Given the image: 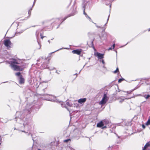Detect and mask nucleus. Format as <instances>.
<instances>
[{
	"label": "nucleus",
	"mask_w": 150,
	"mask_h": 150,
	"mask_svg": "<svg viewBox=\"0 0 150 150\" xmlns=\"http://www.w3.org/2000/svg\"><path fill=\"white\" fill-rule=\"evenodd\" d=\"M112 48L114 49L115 47V44H114L112 45Z\"/></svg>",
	"instance_id": "obj_35"
},
{
	"label": "nucleus",
	"mask_w": 150,
	"mask_h": 150,
	"mask_svg": "<svg viewBox=\"0 0 150 150\" xmlns=\"http://www.w3.org/2000/svg\"><path fill=\"white\" fill-rule=\"evenodd\" d=\"M24 79L22 77V76L21 75L20 78L19 79V83L20 84H22L24 83Z\"/></svg>",
	"instance_id": "obj_13"
},
{
	"label": "nucleus",
	"mask_w": 150,
	"mask_h": 150,
	"mask_svg": "<svg viewBox=\"0 0 150 150\" xmlns=\"http://www.w3.org/2000/svg\"><path fill=\"white\" fill-rule=\"evenodd\" d=\"M8 63L10 64V66L13 69L14 71H22L23 69V68L21 67L16 64H19L18 61L16 59H13L12 61L8 62Z\"/></svg>",
	"instance_id": "obj_2"
},
{
	"label": "nucleus",
	"mask_w": 150,
	"mask_h": 150,
	"mask_svg": "<svg viewBox=\"0 0 150 150\" xmlns=\"http://www.w3.org/2000/svg\"><path fill=\"white\" fill-rule=\"evenodd\" d=\"M66 104L67 105L70 107L72 106V104L70 103L69 102L67 101H66Z\"/></svg>",
	"instance_id": "obj_18"
},
{
	"label": "nucleus",
	"mask_w": 150,
	"mask_h": 150,
	"mask_svg": "<svg viewBox=\"0 0 150 150\" xmlns=\"http://www.w3.org/2000/svg\"><path fill=\"white\" fill-rule=\"evenodd\" d=\"M64 49H67V48H64ZM63 49V48H60V49H59L58 50H56L54 52H57V51H59V50H61V49Z\"/></svg>",
	"instance_id": "obj_32"
},
{
	"label": "nucleus",
	"mask_w": 150,
	"mask_h": 150,
	"mask_svg": "<svg viewBox=\"0 0 150 150\" xmlns=\"http://www.w3.org/2000/svg\"><path fill=\"white\" fill-rule=\"evenodd\" d=\"M49 59H48V60H47L46 59H45V61L41 65L40 68L41 69H47L48 66L47 64L49 63Z\"/></svg>",
	"instance_id": "obj_4"
},
{
	"label": "nucleus",
	"mask_w": 150,
	"mask_h": 150,
	"mask_svg": "<svg viewBox=\"0 0 150 150\" xmlns=\"http://www.w3.org/2000/svg\"><path fill=\"white\" fill-rule=\"evenodd\" d=\"M108 20H109L108 19H107V21L106 23L103 26H102V25H101L100 26H97V25H96V26H97V27L98 28H103V31H104L105 30V27H104L103 26H105L106 25V24L107 23H108Z\"/></svg>",
	"instance_id": "obj_11"
},
{
	"label": "nucleus",
	"mask_w": 150,
	"mask_h": 150,
	"mask_svg": "<svg viewBox=\"0 0 150 150\" xmlns=\"http://www.w3.org/2000/svg\"><path fill=\"white\" fill-rule=\"evenodd\" d=\"M95 55L97 57L98 59H102L104 58V54H101L100 53L97 52L95 54Z\"/></svg>",
	"instance_id": "obj_6"
},
{
	"label": "nucleus",
	"mask_w": 150,
	"mask_h": 150,
	"mask_svg": "<svg viewBox=\"0 0 150 150\" xmlns=\"http://www.w3.org/2000/svg\"><path fill=\"white\" fill-rule=\"evenodd\" d=\"M146 125H150V118H149L147 121V122L146 123Z\"/></svg>",
	"instance_id": "obj_20"
},
{
	"label": "nucleus",
	"mask_w": 150,
	"mask_h": 150,
	"mask_svg": "<svg viewBox=\"0 0 150 150\" xmlns=\"http://www.w3.org/2000/svg\"><path fill=\"white\" fill-rule=\"evenodd\" d=\"M48 42H49V43H50V40H48Z\"/></svg>",
	"instance_id": "obj_46"
},
{
	"label": "nucleus",
	"mask_w": 150,
	"mask_h": 150,
	"mask_svg": "<svg viewBox=\"0 0 150 150\" xmlns=\"http://www.w3.org/2000/svg\"><path fill=\"white\" fill-rule=\"evenodd\" d=\"M22 132H25L24 131H21Z\"/></svg>",
	"instance_id": "obj_45"
},
{
	"label": "nucleus",
	"mask_w": 150,
	"mask_h": 150,
	"mask_svg": "<svg viewBox=\"0 0 150 150\" xmlns=\"http://www.w3.org/2000/svg\"><path fill=\"white\" fill-rule=\"evenodd\" d=\"M103 127H102V128H103V129L105 128H106V126H103Z\"/></svg>",
	"instance_id": "obj_38"
},
{
	"label": "nucleus",
	"mask_w": 150,
	"mask_h": 150,
	"mask_svg": "<svg viewBox=\"0 0 150 150\" xmlns=\"http://www.w3.org/2000/svg\"><path fill=\"white\" fill-rule=\"evenodd\" d=\"M120 140H117L115 142V144H113L110 146H109V147L111 148H112L116 146H117L116 144H120Z\"/></svg>",
	"instance_id": "obj_8"
},
{
	"label": "nucleus",
	"mask_w": 150,
	"mask_h": 150,
	"mask_svg": "<svg viewBox=\"0 0 150 150\" xmlns=\"http://www.w3.org/2000/svg\"><path fill=\"white\" fill-rule=\"evenodd\" d=\"M83 13H84V14H86V13H85V11H84V10Z\"/></svg>",
	"instance_id": "obj_41"
},
{
	"label": "nucleus",
	"mask_w": 150,
	"mask_h": 150,
	"mask_svg": "<svg viewBox=\"0 0 150 150\" xmlns=\"http://www.w3.org/2000/svg\"><path fill=\"white\" fill-rule=\"evenodd\" d=\"M142 127L143 128V129H144L145 128V126L144 125V124L142 125Z\"/></svg>",
	"instance_id": "obj_34"
},
{
	"label": "nucleus",
	"mask_w": 150,
	"mask_h": 150,
	"mask_svg": "<svg viewBox=\"0 0 150 150\" xmlns=\"http://www.w3.org/2000/svg\"><path fill=\"white\" fill-rule=\"evenodd\" d=\"M125 99H127L126 98H123V99H122V98L120 99L119 100V102L120 103H122L124 101V100Z\"/></svg>",
	"instance_id": "obj_17"
},
{
	"label": "nucleus",
	"mask_w": 150,
	"mask_h": 150,
	"mask_svg": "<svg viewBox=\"0 0 150 150\" xmlns=\"http://www.w3.org/2000/svg\"><path fill=\"white\" fill-rule=\"evenodd\" d=\"M23 30H21V31H20V32H18V31H17V32H16V34H15V35H17V34L18 33H19V34H20V33H22L23 32Z\"/></svg>",
	"instance_id": "obj_27"
},
{
	"label": "nucleus",
	"mask_w": 150,
	"mask_h": 150,
	"mask_svg": "<svg viewBox=\"0 0 150 150\" xmlns=\"http://www.w3.org/2000/svg\"><path fill=\"white\" fill-rule=\"evenodd\" d=\"M47 100H50L52 102H57V100L56 99V97H55L53 96L50 95V98L47 99Z\"/></svg>",
	"instance_id": "obj_7"
},
{
	"label": "nucleus",
	"mask_w": 150,
	"mask_h": 150,
	"mask_svg": "<svg viewBox=\"0 0 150 150\" xmlns=\"http://www.w3.org/2000/svg\"><path fill=\"white\" fill-rule=\"evenodd\" d=\"M47 69H49L50 70H52L54 69V68L53 67H47Z\"/></svg>",
	"instance_id": "obj_26"
},
{
	"label": "nucleus",
	"mask_w": 150,
	"mask_h": 150,
	"mask_svg": "<svg viewBox=\"0 0 150 150\" xmlns=\"http://www.w3.org/2000/svg\"><path fill=\"white\" fill-rule=\"evenodd\" d=\"M29 13V12H28V13Z\"/></svg>",
	"instance_id": "obj_54"
},
{
	"label": "nucleus",
	"mask_w": 150,
	"mask_h": 150,
	"mask_svg": "<svg viewBox=\"0 0 150 150\" xmlns=\"http://www.w3.org/2000/svg\"><path fill=\"white\" fill-rule=\"evenodd\" d=\"M102 62L103 64H105V62H104V60H103V59L102 60Z\"/></svg>",
	"instance_id": "obj_36"
},
{
	"label": "nucleus",
	"mask_w": 150,
	"mask_h": 150,
	"mask_svg": "<svg viewBox=\"0 0 150 150\" xmlns=\"http://www.w3.org/2000/svg\"><path fill=\"white\" fill-rule=\"evenodd\" d=\"M86 64H87V63H86V64H85V65H84V66H83V67H84V66H85V65H86Z\"/></svg>",
	"instance_id": "obj_48"
},
{
	"label": "nucleus",
	"mask_w": 150,
	"mask_h": 150,
	"mask_svg": "<svg viewBox=\"0 0 150 150\" xmlns=\"http://www.w3.org/2000/svg\"><path fill=\"white\" fill-rule=\"evenodd\" d=\"M124 80V79L123 78L120 79L118 80V82L119 83H120Z\"/></svg>",
	"instance_id": "obj_25"
},
{
	"label": "nucleus",
	"mask_w": 150,
	"mask_h": 150,
	"mask_svg": "<svg viewBox=\"0 0 150 150\" xmlns=\"http://www.w3.org/2000/svg\"><path fill=\"white\" fill-rule=\"evenodd\" d=\"M31 136L32 137V134H31Z\"/></svg>",
	"instance_id": "obj_52"
},
{
	"label": "nucleus",
	"mask_w": 150,
	"mask_h": 150,
	"mask_svg": "<svg viewBox=\"0 0 150 150\" xmlns=\"http://www.w3.org/2000/svg\"><path fill=\"white\" fill-rule=\"evenodd\" d=\"M15 74L16 76H21V73L20 72L16 73Z\"/></svg>",
	"instance_id": "obj_24"
},
{
	"label": "nucleus",
	"mask_w": 150,
	"mask_h": 150,
	"mask_svg": "<svg viewBox=\"0 0 150 150\" xmlns=\"http://www.w3.org/2000/svg\"><path fill=\"white\" fill-rule=\"evenodd\" d=\"M112 49V47H110L108 49V50H111Z\"/></svg>",
	"instance_id": "obj_37"
},
{
	"label": "nucleus",
	"mask_w": 150,
	"mask_h": 150,
	"mask_svg": "<svg viewBox=\"0 0 150 150\" xmlns=\"http://www.w3.org/2000/svg\"><path fill=\"white\" fill-rule=\"evenodd\" d=\"M43 33H40V35L41 36V39H43L44 38V37L42 36Z\"/></svg>",
	"instance_id": "obj_31"
},
{
	"label": "nucleus",
	"mask_w": 150,
	"mask_h": 150,
	"mask_svg": "<svg viewBox=\"0 0 150 150\" xmlns=\"http://www.w3.org/2000/svg\"><path fill=\"white\" fill-rule=\"evenodd\" d=\"M104 124L102 121H100L98 123L97 125V126L98 127H101L103 126Z\"/></svg>",
	"instance_id": "obj_12"
},
{
	"label": "nucleus",
	"mask_w": 150,
	"mask_h": 150,
	"mask_svg": "<svg viewBox=\"0 0 150 150\" xmlns=\"http://www.w3.org/2000/svg\"><path fill=\"white\" fill-rule=\"evenodd\" d=\"M4 44L8 49H9V48L11 47L10 45L11 44V42L9 40L7 39L5 40Z\"/></svg>",
	"instance_id": "obj_5"
},
{
	"label": "nucleus",
	"mask_w": 150,
	"mask_h": 150,
	"mask_svg": "<svg viewBox=\"0 0 150 150\" xmlns=\"http://www.w3.org/2000/svg\"><path fill=\"white\" fill-rule=\"evenodd\" d=\"M116 135L117 136V137L118 138H120V137H119V136H118L117 134H116Z\"/></svg>",
	"instance_id": "obj_40"
},
{
	"label": "nucleus",
	"mask_w": 150,
	"mask_h": 150,
	"mask_svg": "<svg viewBox=\"0 0 150 150\" xmlns=\"http://www.w3.org/2000/svg\"><path fill=\"white\" fill-rule=\"evenodd\" d=\"M141 96L144 97L146 99H148L150 97V95H145L144 96Z\"/></svg>",
	"instance_id": "obj_16"
},
{
	"label": "nucleus",
	"mask_w": 150,
	"mask_h": 150,
	"mask_svg": "<svg viewBox=\"0 0 150 150\" xmlns=\"http://www.w3.org/2000/svg\"><path fill=\"white\" fill-rule=\"evenodd\" d=\"M43 59V57H40L38 59H37V62H40L41 60L42 61Z\"/></svg>",
	"instance_id": "obj_21"
},
{
	"label": "nucleus",
	"mask_w": 150,
	"mask_h": 150,
	"mask_svg": "<svg viewBox=\"0 0 150 150\" xmlns=\"http://www.w3.org/2000/svg\"><path fill=\"white\" fill-rule=\"evenodd\" d=\"M72 52L73 54L79 55L81 53V51L79 50H75L72 51Z\"/></svg>",
	"instance_id": "obj_10"
},
{
	"label": "nucleus",
	"mask_w": 150,
	"mask_h": 150,
	"mask_svg": "<svg viewBox=\"0 0 150 150\" xmlns=\"http://www.w3.org/2000/svg\"><path fill=\"white\" fill-rule=\"evenodd\" d=\"M90 20H90V21H91L92 19H91Z\"/></svg>",
	"instance_id": "obj_50"
},
{
	"label": "nucleus",
	"mask_w": 150,
	"mask_h": 150,
	"mask_svg": "<svg viewBox=\"0 0 150 150\" xmlns=\"http://www.w3.org/2000/svg\"><path fill=\"white\" fill-rule=\"evenodd\" d=\"M60 71H58L57 70L56 71V73L57 74H60Z\"/></svg>",
	"instance_id": "obj_28"
},
{
	"label": "nucleus",
	"mask_w": 150,
	"mask_h": 150,
	"mask_svg": "<svg viewBox=\"0 0 150 150\" xmlns=\"http://www.w3.org/2000/svg\"><path fill=\"white\" fill-rule=\"evenodd\" d=\"M128 43V42L125 45H126Z\"/></svg>",
	"instance_id": "obj_49"
},
{
	"label": "nucleus",
	"mask_w": 150,
	"mask_h": 150,
	"mask_svg": "<svg viewBox=\"0 0 150 150\" xmlns=\"http://www.w3.org/2000/svg\"><path fill=\"white\" fill-rule=\"evenodd\" d=\"M37 33H38V32L36 31V35L37 36V35H38V33L37 34Z\"/></svg>",
	"instance_id": "obj_39"
},
{
	"label": "nucleus",
	"mask_w": 150,
	"mask_h": 150,
	"mask_svg": "<svg viewBox=\"0 0 150 150\" xmlns=\"http://www.w3.org/2000/svg\"><path fill=\"white\" fill-rule=\"evenodd\" d=\"M118 71H119V69L118 68H117L116 69V70L115 71H114V73H117Z\"/></svg>",
	"instance_id": "obj_29"
},
{
	"label": "nucleus",
	"mask_w": 150,
	"mask_h": 150,
	"mask_svg": "<svg viewBox=\"0 0 150 150\" xmlns=\"http://www.w3.org/2000/svg\"><path fill=\"white\" fill-rule=\"evenodd\" d=\"M91 42H92V44H93V41H92Z\"/></svg>",
	"instance_id": "obj_51"
},
{
	"label": "nucleus",
	"mask_w": 150,
	"mask_h": 150,
	"mask_svg": "<svg viewBox=\"0 0 150 150\" xmlns=\"http://www.w3.org/2000/svg\"><path fill=\"white\" fill-rule=\"evenodd\" d=\"M77 74L76 73V74H74V75H76V77H77Z\"/></svg>",
	"instance_id": "obj_42"
},
{
	"label": "nucleus",
	"mask_w": 150,
	"mask_h": 150,
	"mask_svg": "<svg viewBox=\"0 0 150 150\" xmlns=\"http://www.w3.org/2000/svg\"><path fill=\"white\" fill-rule=\"evenodd\" d=\"M86 98H83L80 99L78 100V102L80 104H82L84 103L86 100Z\"/></svg>",
	"instance_id": "obj_9"
},
{
	"label": "nucleus",
	"mask_w": 150,
	"mask_h": 150,
	"mask_svg": "<svg viewBox=\"0 0 150 150\" xmlns=\"http://www.w3.org/2000/svg\"><path fill=\"white\" fill-rule=\"evenodd\" d=\"M135 89V88H134V89L131 90L130 91H127V93L129 94H130L132 92L134 91Z\"/></svg>",
	"instance_id": "obj_22"
},
{
	"label": "nucleus",
	"mask_w": 150,
	"mask_h": 150,
	"mask_svg": "<svg viewBox=\"0 0 150 150\" xmlns=\"http://www.w3.org/2000/svg\"><path fill=\"white\" fill-rule=\"evenodd\" d=\"M70 141V139H67L64 140L63 141L64 142L67 143L69 141Z\"/></svg>",
	"instance_id": "obj_23"
},
{
	"label": "nucleus",
	"mask_w": 150,
	"mask_h": 150,
	"mask_svg": "<svg viewBox=\"0 0 150 150\" xmlns=\"http://www.w3.org/2000/svg\"><path fill=\"white\" fill-rule=\"evenodd\" d=\"M150 144L148 142L146 143V144L144 146L143 148V149L142 150H146V149L147 148L148 146H150Z\"/></svg>",
	"instance_id": "obj_14"
},
{
	"label": "nucleus",
	"mask_w": 150,
	"mask_h": 150,
	"mask_svg": "<svg viewBox=\"0 0 150 150\" xmlns=\"http://www.w3.org/2000/svg\"><path fill=\"white\" fill-rule=\"evenodd\" d=\"M32 108V106L31 105L28 104L26 105V108L24 110L20 112H17L16 114V117L15 119V121H16V117H17L21 119L24 122L23 123L24 127L26 125H27L29 119L28 118H27L26 117L25 118V117L30 113Z\"/></svg>",
	"instance_id": "obj_1"
},
{
	"label": "nucleus",
	"mask_w": 150,
	"mask_h": 150,
	"mask_svg": "<svg viewBox=\"0 0 150 150\" xmlns=\"http://www.w3.org/2000/svg\"><path fill=\"white\" fill-rule=\"evenodd\" d=\"M35 0L34 1V4H33V5H34V4H35Z\"/></svg>",
	"instance_id": "obj_43"
},
{
	"label": "nucleus",
	"mask_w": 150,
	"mask_h": 150,
	"mask_svg": "<svg viewBox=\"0 0 150 150\" xmlns=\"http://www.w3.org/2000/svg\"><path fill=\"white\" fill-rule=\"evenodd\" d=\"M53 39V38L51 40H52Z\"/></svg>",
	"instance_id": "obj_53"
},
{
	"label": "nucleus",
	"mask_w": 150,
	"mask_h": 150,
	"mask_svg": "<svg viewBox=\"0 0 150 150\" xmlns=\"http://www.w3.org/2000/svg\"><path fill=\"white\" fill-rule=\"evenodd\" d=\"M57 20H58V21L59 22V23H60L59 24V25L58 26V27H57V28H58L60 25L61 24V23H62L64 21V20H63V19H57Z\"/></svg>",
	"instance_id": "obj_15"
},
{
	"label": "nucleus",
	"mask_w": 150,
	"mask_h": 150,
	"mask_svg": "<svg viewBox=\"0 0 150 150\" xmlns=\"http://www.w3.org/2000/svg\"><path fill=\"white\" fill-rule=\"evenodd\" d=\"M148 31H150V28L149 29H148Z\"/></svg>",
	"instance_id": "obj_44"
},
{
	"label": "nucleus",
	"mask_w": 150,
	"mask_h": 150,
	"mask_svg": "<svg viewBox=\"0 0 150 150\" xmlns=\"http://www.w3.org/2000/svg\"><path fill=\"white\" fill-rule=\"evenodd\" d=\"M62 106V107H65L69 111L70 113H71V111L69 110L68 108H67L65 106L64 104H63V103L61 104Z\"/></svg>",
	"instance_id": "obj_19"
},
{
	"label": "nucleus",
	"mask_w": 150,
	"mask_h": 150,
	"mask_svg": "<svg viewBox=\"0 0 150 150\" xmlns=\"http://www.w3.org/2000/svg\"><path fill=\"white\" fill-rule=\"evenodd\" d=\"M37 41H38V45H39V46H40V47L38 49H40L41 48V44L40 43H39V42L38 40H37Z\"/></svg>",
	"instance_id": "obj_30"
},
{
	"label": "nucleus",
	"mask_w": 150,
	"mask_h": 150,
	"mask_svg": "<svg viewBox=\"0 0 150 150\" xmlns=\"http://www.w3.org/2000/svg\"><path fill=\"white\" fill-rule=\"evenodd\" d=\"M104 135L105 136H107L108 135V134L105 132L104 133Z\"/></svg>",
	"instance_id": "obj_33"
},
{
	"label": "nucleus",
	"mask_w": 150,
	"mask_h": 150,
	"mask_svg": "<svg viewBox=\"0 0 150 150\" xmlns=\"http://www.w3.org/2000/svg\"><path fill=\"white\" fill-rule=\"evenodd\" d=\"M108 99V98L106 94H104L103 95L102 99L100 102V104L101 105H103L105 104Z\"/></svg>",
	"instance_id": "obj_3"
},
{
	"label": "nucleus",
	"mask_w": 150,
	"mask_h": 150,
	"mask_svg": "<svg viewBox=\"0 0 150 150\" xmlns=\"http://www.w3.org/2000/svg\"><path fill=\"white\" fill-rule=\"evenodd\" d=\"M114 51H115V52H116V54H117V51H116V50H115Z\"/></svg>",
	"instance_id": "obj_47"
}]
</instances>
